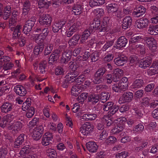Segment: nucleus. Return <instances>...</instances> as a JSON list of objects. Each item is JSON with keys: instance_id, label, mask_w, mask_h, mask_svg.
I'll list each match as a JSON object with an SVG mask.
<instances>
[{"instance_id": "obj_1", "label": "nucleus", "mask_w": 158, "mask_h": 158, "mask_svg": "<svg viewBox=\"0 0 158 158\" xmlns=\"http://www.w3.org/2000/svg\"><path fill=\"white\" fill-rule=\"evenodd\" d=\"M126 118L122 117L118 118L113 122L114 127L111 130L110 133L112 134H115L121 131L123 129L124 126L126 122ZM101 121L104 123H106L108 126H110L112 123V120L108 116H104L102 118Z\"/></svg>"}, {"instance_id": "obj_12", "label": "nucleus", "mask_w": 158, "mask_h": 158, "mask_svg": "<svg viewBox=\"0 0 158 158\" xmlns=\"http://www.w3.org/2000/svg\"><path fill=\"white\" fill-rule=\"evenodd\" d=\"M133 98V94L131 92H126L120 98L118 102L122 104L126 102H130Z\"/></svg>"}, {"instance_id": "obj_22", "label": "nucleus", "mask_w": 158, "mask_h": 158, "mask_svg": "<svg viewBox=\"0 0 158 158\" xmlns=\"http://www.w3.org/2000/svg\"><path fill=\"white\" fill-rule=\"evenodd\" d=\"M72 110L73 113H76V115L78 117H80L85 112H83V110L82 109L78 103H76L73 105Z\"/></svg>"}, {"instance_id": "obj_23", "label": "nucleus", "mask_w": 158, "mask_h": 158, "mask_svg": "<svg viewBox=\"0 0 158 158\" xmlns=\"http://www.w3.org/2000/svg\"><path fill=\"white\" fill-rule=\"evenodd\" d=\"M146 9L143 6H140L134 9L133 15L136 17H139L143 15L145 12Z\"/></svg>"}, {"instance_id": "obj_31", "label": "nucleus", "mask_w": 158, "mask_h": 158, "mask_svg": "<svg viewBox=\"0 0 158 158\" xmlns=\"http://www.w3.org/2000/svg\"><path fill=\"white\" fill-rule=\"evenodd\" d=\"M87 149L90 152H95L98 149V146L96 143L93 142H89L86 144Z\"/></svg>"}, {"instance_id": "obj_27", "label": "nucleus", "mask_w": 158, "mask_h": 158, "mask_svg": "<svg viewBox=\"0 0 158 158\" xmlns=\"http://www.w3.org/2000/svg\"><path fill=\"white\" fill-rule=\"evenodd\" d=\"M19 15V13L17 11L14 10L12 12V15L9 21V25L10 26H13L16 24Z\"/></svg>"}, {"instance_id": "obj_50", "label": "nucleus", "mask_w": 158, "mask_h": 158, "mask_svg": "<svg viewBox=\"0 0 158 158\" xmlns=\"http://www.w3.org/2000/svg\"><path fill=\"white\" fill-rule=\"evenodd\" d=\"M110 96V95L107 92H103L101 93L99 97V99L102 100V102H104L108 100Z\"/></svg>"}, {"instance_id": "obj_9", "label": "nucleus", "mask_w": 158, "mask_h": 158, "mask_svg": "<svg viewBox=\"0 0 158 158\" xmlns=\"http://www.w3.org/2000/svg\"><path fill=\"white\" fill-rule=\"evenodd\" d=\"M35 148L34 147H30L28 146H24L20 150L19 154V156L20 157L25 158L31 153L35 152Z\"/></svg>"}, {"instance_id": "obj_59", "label": "nucleus", "mask_w": 158, "mask_h": 158, "mask_svg": "<svg viewBox=\"0 0 158 158\" xmlns=\"http://www.w3.org/2000/svg\"><path fill=\"white\" fill-rule=\"evenodd\" d=\"M135 49L137 51H139L142 55L145 54V48L143 46L140 44H137L135 46Z\"/></svg>"}, {"instance_id": "obj_3", "label": "nucleus", "mask_w": 158, "mask_h": 158, "mask_svg": "<svg viewBox=\"0 0 158 158\" xmlns=\"http://www.w3.org/2000/svg\"><path fill=\"white\" fill-rule=\"evenodd\" d=\"M107 9L108 13L114 16H115L118 18H121L123 15V13L118 9V5L116 4H109L107 6Z\"/></svg>"}, {"instance_id": "obj_13", "label": "nucleus", "mask_w": 158, "mask_h": 158, "mask_svg": "<svg viewBox=\"0 0 158 158\" xmlns=\"http://www.w3.org/2000/svg\"><path fill=\"white\" fill-rule=\"evenodd\" d=\"M22 127L23 124L22 123L19 121H16L15 119L13 122L11 123V125H8V129L16 132L20 131Z\"/></svg>"}, {"instance_id": "obj_52", "label": "nucleus", "mask_w": 158, "mask_h": 158, "mask_svg": "<svg viewBox=\"0 0 158 158\" xmlns=\"http://www.w3.org/2000/svg\"><path fill=\"white\" fill-rule=\"evenodd\" d=\"M99 55L100 53L99 52L96 51L94 52L90 56L91 61L94 62L97 61L98 59Z\"/></svg>"}, {"instance_id": "obj_36", "label": "nucleus", "mask_w": 158, "mask_h": 158, "mask_svg": "<svg viewBox=\"0 0 158 158\" xmlns=\"http://www.w3.org/2000/svg\"><path fill=\"white\" fill-rule=\"evenodd\" d=\"M24 135L22 134L19 135L17 139H16L14 144V147L15 148H18L20 145L22 144V143L24 141Z\"/></svg>"}, {"instance_id": "obj_32", "label": "nucleus", "mask_w": 158, "mask_h": 158, "mask_svg": "<svg viewBox=\"0 0 158 158\" xmlns=\"http://www.w3.org/2000/svg\"><path fill=\"white\" fill-rule=\"evenodd\" d=\"M64 21H59L54 23L52 26V31L54 32H57L65 24Z\"/></svg>"}, {"instance_id": "obj_29", "label": "nucleus", "mask_w": 158, "mask_h": 158, "mask_svg": "<svg viewBox=\"0 0 158 158\" xmlns=\"http://www.w3.org/2000/svg\"><path fill=\"white\" fill-rule=\"evenodd\" d=\"M97 115L95 114L87 113L84 114L81 117L82 121H92L94 120L97 117Z\"/></svg>"}, {"instance_id": "obj_14", "label": "nucleus", "mask_w": 158, "mask_h": 158, "mask_svg": "<svg viewBox=\"0 0 158 158\" xmlns=\"http://www.w3.org/2000/svg\"><path fill=\"white\" fill-rule=\"evenodd\" d=\"M53 138V135L52 134L47 132L43 135L41 143L42 145L46 146L49 145L51 143Z\"/></svg>"}, {"instance_id": "obj_18", "label": "nucleus", "mask_w": 158, "mask_h": 158, "mask_svg": "<svg viewBox=\"0 0 158 158\" xmlns=\"http://www.w3.org/2000/svg\"><path fill=\"white\" fill-rule=\"evenodd\" d=\"M149 23V21L146 18L140 19L136 22V25L139 29H143L147 27Z\"/></svg>"}, {"instance_id": "obj_39", "label": "nucleus", "mask_w": 158, "mask_h": 158, "mask_svg": "<svg viewBox=\"0 0 158 158\" xmlns=\"http://www.w3.org/2000/svg\"><path fill=\"white\" fill-rule=\"evenodd\" d=\"M31 39L35 40L38 44H41L45 39L44 36H43L42 34H33L31 36Z\"/></svg>"}, {"instance_id": "obj_42", "label": "nucleus", "mask_w": 158, "mask_h": 158, "mask_svg": "<svg viewBox=\"0 0 158 158\" xmlns=\"http://www.w3.org/2000/svg\"><path fill=\"white\" fill-rule=\"evenodd\" d=\"M143 81L142 79L136 80L132 84L131 88L136 89L140 88L143 86Z\"/></svg>"}, {"instance_id": "obj_24", "label": "nucleus", "mask_w": 158, "mask_h": 158, "mask_svg": "<svg viewBox=\"0 0 158 158\" xmlns=\"http://www.w3.org/2000/svg\"><path fill=\"white\" fill-rule=\"evenodd\" d=\"M22 28V26L20 25H18L15 27H11V31H13V39H16L20 35Z\"/></svg>"}, {"instance_id": "obj_17", "label": "nucleus", "mask_w": 158, "mask_h": 158, "mask_svg": "<svg viewBox=\"0 0 158 158\" xmlns=\"http://www.w3.org/2000/svg\"><path fill=\"white\" fill-rule=\"evenodd\" d=\"M39 22L42 25H50L51 22V17L48 15H43L40 17Z\"/></svg>"}, {"instance_id": "obj_43", "label": "nucleus", "mask_w": 158, "mask_h": 158, "mask_svg": "<svg viewBox=\"0 0 158 158\" xmlns=\"http://www.w3.org/2000/svg\"><path fill=\"white\" fill-rule=\"evenodd\" d=\"M145 37L141 35L135 36L132 38L130 40V43H135L136 42H143L144 40Z\"/></svg>"}, {"instance_id": "obj_20", "label": "nucleus", "mask_w": 158, "mask_h": 158, "mask_svg": "<svg viewBox=\"0 0 158 158\" xmlns=\"http://www.w3.org/2000/svg\"><path fill=\"white\" fill-rule=\"evenodd\" d=\"M127 42V39L124 36H122L118 40L116 44V48L117 49H120L122 48L125 47Z\"/></svg>"}, {"instance_id": "obj_19", "label": "nucleus", "mask_w": 158, "mask_h": 158, "mask_svg": "<svg viewBox=\"0 0 158 158\" xmlns=\"http://www.w3.org/2000/svg\"><path fill=\"white\" fill-rule=\"evenodd\" d=\"M151 63L149 58L147 57L143 58L139 60L138 64L140 67L145 69L150 66Z\"/></svg>"}, {"instance_id": "obj_57", "label": "nucleus", "mask_w": 158, "mask_h": 158, "mask_svg": "<svg viewBox=\"0 0 158 158\" xmlns=\"http://www.w3.org/2000/svg\"><path fill=\"white\" fill-rule=\"evenodd\" d=\"M106 80L107 83L108 84H110L113 80L114 82H117L118 81V80H116L115 78L113 76V78H112V75L110 74H107L106 77Z\"/></svg>"}, {"instance_id": "obj_28", "label": "nucleus", "mask_w": 158, "mask_h": 158, "mask_svg": "<svg viewBox=\"0 0 158 158\" xmlns=\"http://www.w3.org/2000/svg\"><path fill=\"white\" fill-rule=\"evenodd\" d=\"M60 52L58 50H55L52 53L50 56L49 60V63L52 64L54 61H56L58 58Z\"/></svg>"}, {"instance_id": "obj_64", "label": "nucleus", "mask_w": 158, "mask_h": 158, "mask_svg": "<svg viewBox=\"0 0 158 158\" xmlns=\"http://www.w3.org/2000/svg\"><path fill=\"white\" fill-rule=\"evenodd\" d=\"M117 141L116 138L113 136H110L106 140V142L107 144L113 143Z\"/></svg>"}, {"instance_id": "obj_6", "label": "nucleus", "mask_w": 158, "mask_h": 158, "mask_svg": "<svg viewBox=\"0 0 158 158\" xmlns=\"http://www.w3.org/2000/svg\"><path fill=\"white\" fill-rule=\"evenodd\" d=\"M94 127L93 124L86 122L82 125L80 128V132L83 135H87L93 131Z\"/></svg>"}, {"instance_id": "obj_49", "label": "nucleus", "mask_w": 158, "mask_h": 158, "mask_svg": "<svg viewBox=\"0 0 158 158\" xmlns=\"http://www.w3.org/2000/svg\"><path fill=\"white\" fill-rule=\"evenodd\" d=\"M8 152L7 148L2 147L0 148V158H5L6 157Z\"/></svg>"}, {"instance_id": "obj_25", "label": "nucleus", "mask_w": 158, "mask_h": 158, "mask_svg": "<svg viewBox=\"0 0 158 158\" xmlns=\"http://www.w3.org/2000/svg\"><path fill=\"white\" fill-rule=\"evenodd\" d=\"M14 91L20 96H23L27 93L26 89L23 86L18 85L15 86L14 87Z\"/></svg>"}, {"instance_id": "obj_8", "label": "nucleus", "mask_w": 158, "mask_h": 158, "mask_svg": "<svg viewBox=\"0 0 158 158\" xmlns=\"http://www.w3.org/2000/svg\"><path fill=\"white\" fill-rule=\"evenodd\" d=\"M44 128L42 125L37 126L35 128L32 132V137L33 139L36 140L40 139L43 134Z\"/></svg>"}, {"instance_id": "obj_47", "label": "nucleus", "mask_w": 158, "mask_h": 158, "mask_svg": "<svg viewBox=\"0 0 158 158\" xmlns=\"http://www.w3.org/2000/svg\"><path fill=\"white\" fill-rule=\"evenodd\" d=\"M99 96L98 95L91 94L89 96V101L93 103H96L99 101Z\"/></svg>"}, {"instance_id": "obj_15", "label": "nucleus", "mask_w": 158, "mask_h": 158, "mask_svg": "<svg viewBox=\"0 0 158 158\" xmlns=\"http://www.w3.org/2000/svg\"><path fill=\"white\" fill-rule=\"evenodd\" d=\"M147 73L150 76L158 74V60L153 62L151 66L147 70Z\"/></svg>"}, {"instance_id": "obj_2", "label": "nucleus", "mask_w": 158, "mask_h": 158, "mask_svg": "<svg viewBox=\"0 0 158 158\" xmlns=\"http://www.w3.org/2000/svg\"><path fill=\"white\" fill-rule=\"evenodd\" d=\"M79 24V22L76 21L73 19L68 20L67 23V26L68 27H69V28L66 34L68 37H71L78 30Z\"/></svg>"}, {"instance_id": "obj_63", "label": "nucleus", "mask_w": 158, "mask_h": 158, "mask_svg": "<svg viewBox=\"0 0 158 158\" xmlns=\"http://www.w3.org/2000/svg\"><path fill=\"white\" fill-rule=\"evenodd\" d=\"M127 152H125L118 153L115 155V158H126L127 156Z\"/></svg>"}, {"instance_id": "obj_54", "label": "nucleus", "mask_w": 158, "mask_h": 158, "mask_svg": "<svg viewBox=\"0 0 158 158\" xmlns=\"http://www.w3.org/2000/svg\"><path fill=\"white\" fill-rule=\"evenodd\" d=\"M44 48V47L42 45H37L34 48V53L35 54L37 55L40 52H41Z\"/></svg>"}, {"instance_id": "obj_51", "label": "nucleus", "mask_w": 158, "mask_h": 158, "mask_svg": "<svg viewBox=\"0 0 158 158\" xmlns=\"http://www.w3.org/2000/svg\"><path fill=\"white\" fill-rule=\"evenodd\" d=\"M90 55L89 53L88 52H85L83 56V57L80 56H78L76 58V60L78 62V61L81 60H82L83 61H86L88 59Z\"/></svg>"}, {"instance_id": "obj_53", "label": "nucleus", "mask_w": 158, "mask_h": 158, "mask_svg": "<svg viewBox=\"0 0 158 158\" xmlns=\"http://www.w3.org/2000/svg\"><path fill=\"white\" fill-rule=\"evenodd\" d=\"M30 105V101L29 100H27L23 104L22 106V110L24 111H27L31 107Z\"/></svg>"}, {"instance_id": "obj_58", "label": "nucleus", "mask_w": 158, "mask_h": 158, "mask_svg": "<svg viewBox=\"0 0 158 158\" xmlns=\"http://www.w3.org/2000/svg\"><path fill=\"white\" fill-rule=\"evenodd\" d=\"M94 13L97 16L100 17L103 15L104 14V10L102 8H98L94 10Z\"/></svg>"}, {"instance_id": "obj_10", "label": "nucleus", "mask_w": 158, "mask_h": 158, "mask_svg": "<svg viewBox=\"0 0 158 158\" xmlns=\"http://www.w3.org/2000/svg\"><path fill=\"white\" fill-rule=\"evenodd\" d=\"M106 71L105 68H102L99 69L95 74V77L93 82L96 84H99L102 82L104 79L102 77Z\"/></svg>"}, {"instance_id": "obj_61", "label": "nucleus", "mask_w": 158, "mask_h": 158, "mask_svg": "<svg viewBox=\"0 0 158 158\" xmlns=\"http://www.w3.org/2000/svg\"><path fill=\"white\" fill-rule=\"evenodd\" d=\"M88 94L87 93H82L77 98L78 101L79 102L84 101L87 98Z\"/></svg>"}, {"instance_id": "obj_4", "label": "nucleus", "mask_w": 158, "mask_h": 158, "mask_svg": "<svg viewBox=\"0 0 158 158\" xmlns=\"http://www.w3.org/2000/svg\"><path fill=\"white\" fill-rule=\"evenodd\" d=\"M119 108V107L118 105H114V103L112 102H107L104 104L103 106V109L104 111H107L110 110L109 114L110 116H111V115L117 112Z\"/></svg>"}, {"instance_id": "obj_55", "label": "nucleus", "mask_w": 158, "mask_h": 158, "mask_svg": "<svg viewBox=\"0 0 158 158\" xmlns=\"http://www.w3.org/2000/svg\"><path fill=\"white\" fill-rule=\"evenodd\" d=\"M39 119L37 118H35L30 121L28 125L29 128H32L35 125H36L39 123Z\"/></svg>"}, {"instance_id": "obj_38", "label": "nucleus", "mask_w": 158, "mask_h": 158, "mask_svg": "<svg viewBox=\"0 0 158 158\" xmlns=\"http://www.w3.org/2000/svg\"><path fill=\"white\" fill-rule=\"evenodd\" d=\"M80 38V36L78 34L74 35L70 40L69 44V45L74 46L76 45Z\"/></svg>"}, {"instance_id": "obj_35", "label": "nucleus", "mask_w": 158, "mask_h": 158, "mask_svg": "<svg viewBox=\"0 0 158 158\" xmlns=\"http://www.w3.org/2000/svg\"><path fill=\"white\" fill-rule=\"evenodd\" d=\"M82 12L81 6L78 4L74 5L72 7V13L75 15H79Z\"/></svg>"}, {"instance_id": "obj_5", "label": "nucleus", "mask_w": 158, "mask_h": 158, "mask_svg": "<svg viewBox=\"0 0 158 158\" xmlns=\"http://www.w3.org/2000/svg\"><path fill=\"white\" fill-rule=\"evenodd\" d=\"M15 119V116L13 114H8L5 116L2 119L1 123V126L2 127H6L8 128L9 125H11V123L13 122V121Z\"/></svg>"}, {"instance_id": "obj_41", "label": "nucleus", "mask_w": 158, "mask_h": 158, "mask_svg": "<svg viewBox=\"0 0 158 158\" xmlns=\"http://www.w3.org/2000/svg\"><path fill=\"white\" fill-rule=\"evenodd\" d=\"M148 32L151 35H156L158 34V25H150L148 28Z\"/></svg>"}, {"instance_id": "obj_48", "label": "nucleus", "mask_w": 158, "mask_h": 158, "mask_svg": "<svg viewBox=\"0 0 158 158\" xmlns=\"http://www.w3.org/2000/svg\"><path fill=\"white\" fill-rule=\"evenodd\" d=\"M44 54L47 55L49 54L53 49V45L51 44H46L44 46Z\"/></svg>"}, {"instance_id": "obj_7", "label": "nucleus", "mask_w": 158, "mask_h": 158, "mask_svg": "<svg viewBox=\"0 0 158 158\" xmlns=\"http://www.w3.org/2000/svg\"><path fill=\"white\" fill-rule=\"evenodd\" d=\"M36 18L32 17L26 23L24 27L23 31L26 34H28L31 31L32 27L33 26L36 21Z\"/></svg>"}, {"instance_id": "obj_26", "label": "nucleus", "mask_w": 158, "mask_h": 158, "mask_svg": "<svg viewBox=\"0 0 158 158\" xmlns=\"http://www.w3.org/2000/svg\"><path fill=\"white\" fill-rule=\"evenodd\" d=\"M78 75V73L76 71L68 73L65 77V81L69 83H72L75 81V77Z\"/></svg>"}, {"instance_id": "obj_34", "label": "nucleus", "mask_w": 158, "mask_h": 158, "mask_svg": "<svg viewBox=\"0 0 158 158\" xmlns=\"http://www.w3.org/2000/svg\"><path fill=\"white\" fill-rule=\"evenodd\" d=\"M92 32V31H91L90 28H89V30H85L81 36L80 42L81 43H84L87 39Z\"/></svg>"}, {"instance_id": "obj_45", "label": "nucleus", "mask_w": 158, "mask_h": 158, "mask_svg": "<svg viewBox=\"0 0 158 158\" xmlns=\"http://www.w3.org/2000/svg\"><path fill=\"white\" fill-rule=\"evenodd\" d=\"M123 71L122 70L119 69H115L114 72L113 76L115 77L116 80L118 81L120 77L123 75Z\"/></svg>"}, {"instance_id": "obj_56", "label": "nucleus", "mask_w": 158, "mask_h": 158, "mask_svg": "<svg viewBox=\"0 0 158 158\" xmlns=\"http://www.w3.org/2000/svg\"><path fill=\"white\" fill-rule=\"evenodd\" d=\"M27 111V117L28 118H31L34 114L35 112L34 108L33 107H31Z\"/></svg>"}, {"instance_id": "obj_46", "label": "nucleus", "mask_w": 158, "mask_h": 158, "mask_svg": "<svg viewBox=\"0 0 158 158\" xmlns=\"http://www.w3.org/2000/svg\"><path fill=\"white\" fill-rule=\"evenodd\" d=\"M46 153L50 158H56V152L53 149L48 148L46 151Z\"/></svg>"}, {"instance_id": "obj_33", "label": "nucleus", "mask_w": 158, "mask_h": 158, "mask_svg": "<svg viewBox=\"0 0 158 158\" xmlns=\"http://www.w3.org/2000/svg\"><path fill=\"white\" fill-rule=\"evenodd\" d=\"M132 19L129 16L126 17L123 21L122 27L123 29H126L129 27L132 23Z\"/></svg>"}, {"instance_id": "obj_44", "label": "nucleus", "mask_w": 158, "mask_h": 158, "mask_svg": "<svg viewBox=\"0 0 158 158\" xmlns=\"http://www.w3.org/2000/svg\"><path fill=\"white\" fill-rule=\"evenodd\" d=\"M51 4V1L49 0H39L38 2L39 7L42 8L44 6L48 7Z\"/></svg>"}, {"instance_id": "obj_60", "label": "nucleus", "mask_w": 158, "mask_h": 158, "mask_svg": "<svg viewBox=\"0 0 158 158\" xmlns=\"http://www.w3.org/2000/svg\"><path fill=\"white\" fill-rule=\"evenodd\" d=\"M9 88L6 86L2 87L0 89V96L4 95L9 92Z\"/></svg>"}, {"instance_id": "obj_11", "label": "nucleus", "mask_w": 158, "mask_h": 158, "mask_svg": "<svg viewBox=\"0 0 158 158\" xmlns=\"http://www.w3.org/2000/svg\"><path fill=\"white\" fill-rule=\"evenodd\" d=\"M144 40L147 46L152 51L154 52L156 49V40L154 38L149 37H145Z\"/></svg>"}, {"instance_id": "obj_37", "label": "nucleus", "mask_w": 158, "mask_h": 158, "mask_svg": "<svg viewBox=\"0 0 158 158\" xmlns=\"http://www.w3.org/2000/svg\"><path fill=\"white\" fill-rule=\"evenodd\" d=\"M30 8V4L29 1H26L23 2L22 15L25 16L27 15Z\"/></svg>"}, {"instance_id": "obj_16", "label": "nucleus", "mask_w": 158, "mask_h": 158, "mask_svg": "<svg viewBox=\"0 0 158 158\" xmlns=\"http://www.w3.org/2000/svg\"><path fill=\"white\" fill-rule=\"evenodd\" d=\"M127 58L121 53L118 54V57L114 60L115 64L118 66H123L126 62Z\"/></svg>"}, {"instance_id": "obj_21", "label": "nucleus", "mask_w": 158, "mask_h": 158, "mask_svg": "<svg viewBox=\"0 0 158 158\" xmlns=\"http://www.w3.org/2000/svg\"><path fill=\"white\" fill-rule=\"evenodd\" d=\"M71 52L69 50H66L64 52L60 58V61L66 64L71 58Z\"/></svg>"}, {"instance_id": "obj_62", "label": "nucleus", "mask_w": 158, "mask_h": 158, "mask_svg": "<svg viewBox=\"0 0 158 158\" xmlns=\"http://www.w3.org/2000/svg\"><path fill=\"white\" fill-rule=\"evenodd\" d=\"M65 117L66 120V125L70 127H72L73 126V123L71 118L67 114H65Z\"/></svg>"}, {"instance_id": "obj_30", "label": "nucleus", "mask_w": 158, "mask_h": 158, "mask_svg": "<svg viewBox=\"0 0 158 158\" xmlns=\"http://www.w3.org/2000/svg\"><path fill=\"white\" fill-rule=\"evenodd\" d=\"M81 86L82 85L80 84H77L73 85L71 91L72 95L75 96H78L82 89Z\"/></svg>"}, {"instance_id": "obj_40", "label": "nucleus", "mask_w": 158, "mask_h": 158, "mask_svg": "<svg viewBox=\"0 0 158 158\" xmlns=\"http://www.w3.org/2000/svg\"><path fill=\"white\" fill-rule=\"evenodd\" d=\"M13 108V105L11 103L6 102L4 103L1 106L2 111L6 113L10 111Z\"/></svg>"}]
</instances>
